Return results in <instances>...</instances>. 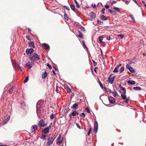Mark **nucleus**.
<instances>
[{
  "label": "nucleus",
  "mask_w": 146,
  "mask_h": 146,
  "mask_svg": "<svg viewBox=\"0 0 146 146\" xmlns=\"http://www.w3.org/2000/svg\"><path fill=\"white\" fill-rule=\"evenodd\" d=\"M36 111L37 114L38 115V113H41L43 112V108L41 106V101H38L36 105Z\"/></svg>",
  "instance_id": "nucleus-2"
},
{
  "label": "nucleus",
  "mask_w": 146,
  "mask_h": 146,
  "mask_svg": "<svg viewBox=\"0 0 146 146\" xmlns=\"http://www.w3.org/2000/svg\"><path fill=\"white\" fill-rule=\"evenodd\" d=\"M13 87H12L8 90V92L10 94L12 93L13 90Z\"/></svg>",
  "instance_id": "nucleus-38"
},
{
  "label": "nucleus",
  "mask_w": 146,
  "mask_h": 146,
  "mask_svg": "<svg viewBox=\"0 0 146 146\" xmlns=\"http://www.w3.org/2000/svg\"><path fill=\"white\" fill-rule=\"evenodd\" d=\"M34 64L33 62H28L26 63V66L28 68H31L33 66Z\"/></svg>",
  "instance_id": "nucleus-10"
},
{
  "label": "nucleus",
  "mask_w": 146,
  "mask_h": 146,
  "mask_svg": "<svg viewBox=\"0 0 146 146\" xmlns=\"http://www.w3.org/2000/svg\"><path fill=\"white\" fill-rule=\"evenodd\" d=\"M102 37H103L102 36H100L99 37V41H100V43H102L103 44L105 43V42H104L102 41V40L101 39V38Z\"/></svg>",
  "instance_id": "nucleus-35"
},
{
  "label": "nucleus",
  "mask_w": 146,
  "mask_h": 146,
  "mask_svg": "<svg viewBox=\"0 0 146 146\" xmlns=\"http://www.w3.org/2000/svg\"><path fill=\"white\" fill-rule=\"evenodd\" d=\"M67 92L68 93H70L71 92V90L70 89V88L67 87Z\"/></svg>",
  "instance_id": "nucleus-56"
},
{
  "label": "nucleus",
  "mask_w": 146,
  "mask_h": 146,
  "mask_svg": "<svg viewBox=\"0 0 146 146\" xmlns=\"http://www.w3.org/2000/svg\"><path fill=\"white\" fill-rule=\"evenodd\" d=\"M63 7L64 8H65L67 10H68L69 11L70 10V9L68 7L64 5L63 6Z\"/></svg>",
  "instance_id": "nucleus-48"
},
{
  "label": "nucleus",
  "mask_w": 146,
  "mask_h": 146,
  "mask_svg": "<svg viewBox=\"0 0 146 146\" xmlns=\"http://www.w3.org/2000/svg\"><path fill=\"white\" fill-rule=\"evenodd\" d=\"M105 8H103L102 10L101 11V12L103 14H105Z\"/></svg>",
  "instance_id": "nucleus-51"
},
{
  "label": "nucleus",
  "mask_w": 146,
  "mask_h": 146,
  "mask_svg": "<svg viewBox=\"0 0 146 146\" xmlns=\"http://www.w3.org/2000/svg\"><path fill=\"white\" fill-rule=\"evenodd\" d=\"M37 129V127L36 125H33L31 127V129L30 130V132L32 133L35 131Z\"/></svg>",
  "instance_id": "nucleus-8"
},
{
  "label": "nucleus",
  "mask_w": 146,
  "mask_h": 146,
  "mask_svg": "<svg viewBox=\"0 0 146 146\" xmlns=\"http://www.w3.org/2000/svg\"><path fill=\"white\" fill-rule=\"evenodd\" d=\"M121 90L123 91V94H126V90L125 88L122 87L121 86Z\"/></svg>",
  "instance_id": "nucleus-25"
},
{
  "label": "nucleus",
  "mask_w": 146,
  "mask_h": 146,
  "mask_svg": "<svg viewBox=\"0 0 146 146\" xmlns=\"http://www.w3.org/2000/svg\"><path fill=\"white\" fill-rule=\"evenodd\" d=\"M133 1L135 2L136 4L139 6V5L138 4V3L137 2V1L136 0H133Z\"/></svg>",
  "instance_id": "nucleus-57"
},
{
  "label": "nucleus",
  "mask_w": 146,
  "mask_h": 146,
  "mask_svg": "<svg viewBox=\"0 0 146 146\" xmlns=\"http://www.w3.org/2000/svg\"><path fill=\"white\" fill-rule=\"evenodd\" d=\"M114 80L111 77H109L108 78V82L109 83H110L111 84H112L113 83V82Z\"/></svg>",
  "instance_id": "nucleus-21"
},
{
  "label": "nucleus",
  "mask_w": 146,
  "mask_h": 146,
  "mask_svg": "<svg viewBox=\"0 0 146 146\" xmlns=\"http://www.w3.org/2000/svg\"><path fill=\"white\" fill-rule=\"evenodd\" d=\"M38 125L40 127H45L46 126L47 124L44 123V121L42 119L40 120L38 123Z\"/></svg>",
  "instance_id": "nucleus-5"
},
{
  "label": "nucleus",
  "mask_w": 146,
  "mask_h": 146,
  "mask_svg": "<svg viewBox=\"0 0 146 146\" xmlns=\"http://www.w3.org/2000/svg\"><path fill=\"white\" fill-rule=\"evenodd\" d=\"M108 10L109 12L111 14L115 15H116V12L115 11H112L110 9H108Z\"/></svg>",
  "instance_id": "nucleus-22"
},
{
  "label": "nucleus",
  "mask_w": 146,
  "mask_h": 146,
  "mask_svg": "<svg viewBox=\"0 0 146 146\" xmlns=\"http://www.w3.org/2000/svg\"><path fill=\"white\" fill-rule=\"evenodd\" d=\"M129 3V1H128L127 0H126L125 1V4H127V5L128 4V3Z\"/></svg>",
  "instance_id": "nucleus-63"
},
{
  "label": "nucleus",
  "mask_w": 146,
  "mask_h": 146,
  "mask_svg": "<svg viewBox=\"0 0 146 146\" xmlns=\"http://www.w3.org/2000/svg\"><path fill=\"white\" fill-rule=\"evenodd\" d=\"M112 93L113 94V96H114V97L119 96V95L118 94L117 92L115 90H114V92H112Z\"/></svg>",
  "instance_id": "nucleus-26"
},
{
  "label": "nucleus",
  "mask_w": 146,
  "mask_h": 146,
  "mask_svg": "<svg viewBox=\"0 0 146 146\" xmlns=\"http://www.w3.org/2000/svg\"><path fill=\"white\" fill-rule=\"evenodd\" d=\"M133 89L135 90H140L141 89V88L140 87L137 86L133 87Z\"/></svg>",
  "instance_id": "nucleus-28"
},
{
  "label": "nucleus",
  "mask_w": 146,
  "mask_h": 146,
  "mask_svg": "<svg viewBox=\"0 0 146 146\" xmlns=\"http://www.w3.org/2000/svg\"><path fill=\"white\" fill-rule=\"evenodd\" d=\"M10 118V115H9L5 119V120L3 122V124H5L7 121L9 120V118Z\"/></svg>",
  "instance_id": "nucleus-17"
},
{
  "label": "nucleus",
  "mask_w": 146,
  "mask_h": 146,
  "mask_svg": "<svg viewBox=\"0 0 146 146\" xmlns=\"http://www.w3.org/2000/svg\"><path fill=\"white\" fill-rule=\"evenodd\" d=\"M82 43H83V44L84 46L85 47V48H86L87 49V50H88V48L87 47V46H86V44H85V42L84 41H82Z\"/></svg>",
  "instance_id": "nucleus-41"
},
{
  "label": "nucleus",
  "mask_w": 146,
  "mask_h": 146,
  "mask_svg": "<svg viewBox=\"0 0 146 146\" xmlns=\"http://www.w3.org/2000/svg\"><path fill=\"white\" fill-rule=\"evenodd\" d=\"M129 70L132 73H134L135 71V70L132 67H131Z\"/></svg>",
  "instance_id": "nucleus-33"
},
{
  "label": "nucleus",
  "mask_w": 146,
  "mask_h": 146,
  "mask_svg": "<svg viewBox=\"0 0 146 146\" xmlns=\"http://www.w3.org/2000/svg\"><path fill=\"white\" fill-rule=\"evenodd\" d=\"M113 8L114 9L117 11V12H120V11L118 7H114Z\"/></svg>",
  "instance_id": "nucleus-47"
},
{
  "label": "nucleus",
  "mask_w": 146,
  "mask_h": 146,
  "mask_svg": "<svg viewBox=\"0 0 146 146\" xmlns=\"http://www.w3.org/2000/svg\"><path fill=\"white\" fill-rule=\"evenodd\" d=\"M105 7L106 8L108 9L110 7V6L108 5H105Z\"/></svg>",
  "instance_id": "nucleus-59"
},
{
  "label": "nucleus",
  "mask_w": 146,
  "mask_h": 146,
  "mask_svg": "<svg viewBox=\"0 0 146 146\" xmlns=\"http://www.w3.org/2000/svg\"><path fill=\"white\" fill-rule=\"evenodd\" d=\"M97 23L100 25H102L103 24V22L101 21H100L99 20H97Z\"/></svg>",
  "instance_id": "nucleus-37"
},
{
  "label": "nucleus",
  "mask_w": 146,
  "mask_h": 146,
  "mask_svg": "<svg viewBox=\"0 0 146 146\" xmlns=\"http://www.w3.org/2000/svg\"><path fill=\"white\" fill-rule=\"evenodd\" d=\"M91 128H90V129L89 130V131H88V135H89L90 134L91 132Z\"/></svg>",
  "instance_id": "nucleus-52"
},
{
  "label": "nucleus",
  "mask_w": 146,
  "mask_h": 146,
  "mask_svg": "<svg viewBox=\"0 0 146 146\" xmlns=\"http://www.w3.org/2000/svg\"><path fill=\"white\" fill-rule=\"evenodd\" d=\"M98 129V124L97 121L95 122L93 131L94 133H97Z\"/></svg>",
  "instance_id": "nucleus-7"
},
{
  "label": "nucleus",
  "mask_w": 146,
  "mask_h": 146,
  "mask_svg": "<svg viewBox=\"0 0 146 146\" xmlns=\"http://www.w3.org/2000/svg\"><path fill=\"white\" fill-rule=\"evenodd\" d=\"M76 125L77 126V127L80 129H81V127L77 123H76Z\"/></svg>",
  "instance_id": "nucleus-58"
},
{
  "label": "nucleus",
  "mask_w": 146,
  "mask_h": 146,
  "mask_svg": "<svg viewBox=\"0 0 146 146\" xmlns=\"http://www.w3.org/2000/svg\"><path fill=\"white\" fill-rule=\"evenodd\" d=\"M131 66L129 64H127L126 65V68L129 69L131 67Z\"/></svg>",
  "instance_id": "nucleus-42"
},
{
  "label": "nucleus",
  "mask_w": 146,
  "mask_h": 146,
  "mask_svg": "<svg viewBox=\"0 0 146 146\" xmlns=\"http://www.w3.org/2000/svg\"><path fill=\"white\" fill-rule=\"evenodd\" d=\"M46 136L45 135H44L43 133H42L41 136L40 137V138L41 139H43L44 140H45L46 139Z\"/></svg>",
  "instance_id": "nucleus-27"
},
{
  "label": "nucleus",
  "mask_w": 146,
  "mask_h": 146,
  "mask_svg": "<svg viewBox=\"0 0 146 146\" xmlns=\"http://www.w3.org/2000/svg\"><path fill=\"white\" fill-rule=\"evenodd\" d=\"M121 96L122 99L125 101L126 103H128L129 100V97L127 98L126 94H123V93H122V94H121Z\"/></svg>",
  "instance_id": "nucleus-4"
},
{
  "label": "nucleus",
  "mask_w": 146,
  "mask_h": 146,
  "mask_svg": "<svg viewBox=\"0 0 146 146\" xmlns=\"http://www.w3.org/2000/svg\"><path fill=\"white\" fill-rule=\"evenodd\" d=\"M74 2L76 5V7L78 8H80V6L76 0H74Z\"/></svg>",
  "instance_id": "nucleus-36"
},
{
  "label": "nucleus",
  "mask_w": 146,
  "mask_h": 146,
  "mask_svg": "<svg viewBox=\"0 0 146 146\" xmlns=\"http://www.w3.org/2000/svg\"><path fill=\"white\" fill-rule=\"evenodd\" d=\"M70 7L71 9L74 11L75 13H76V11H75V7L74 5L73 4H71L70 5Z\"/></svg>",
  "instance_id": "nucleus-24"
},
{
  "label": "nucleus",
  "mask_w": 146,
  "mask_h": 146,
  "mask_svg": "<svg viewBox=\"0 0 146 146\" xmlns=\"http://www.w3.org/2000/svg\"><path fill=\"white\" fill-rule=\"evenodd\" d=\"M90 17L92 19H94L96 17L95 14L92 11L90 13Z\"/></svg>",
  "instance_id": "nucleus-12"
},
{
  "label": "nucleus",
  "mask_w": 146,
  "mask_h": 146,
  "mask_svg": "<svg viewBox=\"0 0 146 146\" xmlns=\"http://www.w3.org/2000/svg\"><path fill=\"white\" fill-rule=\"evenodd\" d=\"M127 83L130 85H133L135 84V82L133 80H129L127 81Z\"/></svg>",
  "instance_id": "nucleus-18"
},
{
  "label": "nucleus",
  "mask_w": 146,
  "mask_h": 146,
  "mask_svg": "<svg viewBox=\"0 0 146 146\" xmlns=\"http://www.w3.org/2000/svg\"><path fill=\"white\" fill-rule=\"evenodd\" d=\"M79 34L78 35V36L80 38L83 39L84 38V36L82 34V33L81 32L79 31H78Z\"/></svg>",
  "instance_id": "nucleus-30"
},
{
  "label": "nucleus",
  "mask_w": 146,
  "mask_h": 146,
  "mask_svg": "<svg viewBox=\"0 0 146 146\" xmlns=\"http://www.w3.org/2000/svg\"><path fill=\"white\" fill-rule=\"evenodd\" d=\"M64 19L67 20H68L69 19V18L68 17L67 15L66 14V13H64Z\"/></svg>",
  "instance_id": "nucleus-31"
},
{
  "label": "nucleus",
  "mask_w": 146,
  "mask_h": 146,
  "mask_svg": "<svg viewBox=\"0 0 146 146\" xmlns=\"http://www.w3.org/2000/svg\"><path fill=\"white\" fill-rule=\"evenodd\" d=\"M78 104L77 103H75L72 105V107H71V108L75 110H77L78 109Z\"/></svg>",
  "instance_id": "nucleus-15"
},
{
  "label": "nucleus",
  "mask_w": 146,
  "mask_h": 146,
  "mask_svg": "<svg viewBox=\"0 0 146 146\" xmlns=\"http://www.w3.org/2000/svg\"><path fill=\"white\" fill-rule=\"evenodd\" d=\"M117 2L116 1H111L110 2V3L111 5H113V3H115Z\"/></svg>",
  "instance_id": "nucleus-54"
},
{
  "label": "nucleus",
  "mask_w": 146,
  "mask_h": 146,
  "mask_svg": "<svg viewBox=\"0 0 146 146\" xmlns=\"http://www.w3.org/2000/svg\"><path fill=\"white\" fill-rule=\"evenodd\" d=\"M28 44L30 47H33V48L35 47V44L34 42H33L31 41L29 42Z\"/></svg>",
  "instance_id": "nucleus-19"
},
{
  "label": "nucleus",
  "mask_w": 146,
  "mask_h": 146,
  "mask_svg": "<svg viewBox=\"0 0 146 146\" xmlns=\"http://www.w3.org/2000/svg\"><path fill=\"white\" fill-rule=\"evenodd\" d=\"M86 110L88 113H89L90 112V110L89 109L88 107H86Z\"/></svg>",
  "instance_id": "nucleus-50"
},
{
  "label": "nucleus",
  "mask_w": 146,
  "mask_h": 146,
  "mask_svg": "<svg viewBox=\"0 0 146 146\" xmlns=\"http://www.w3.org/2000/svg\"><path fill=\"white\" fill-rule=\"evenodd\" d=\"M121 64H119L117 65L116 66L114 70H113V72L115 73H117L119 72V70L117 69V68L119 66H121Z\"/></svg>",
  "instance_id": "nucleus-13"
},
{
  "label": "nucleus",
  "mask_w": 146,
  "mask_h": 146,
  "mask_svg": "<svg viewBox=\"0 0 146 146\" xmlns=\"http://www.w3.org/2000/svg\"><path fill=\"white\" fill-rule=\"evenodd\" d=\"M117 36L118 37H120L121 38H123L124 37V35H122V34H119L117 35Z\"/></svg>",
  "instance_id": "nucleus-55"
},
{
  "label": "nucleus",
  "mask_w": 146,
  "mask_h": 146,
  "mask_svg": "<svg viewBox=\"0 0 146 146\" xmlns=\"http://www.w3.org/2000/svg\"><path fill=\"white\" fill-rule=\"evenodd\" d=\"M30 60L33 61H38L40 60V58L39 56L36 53H34L33 55H30L29 56Z\"/></svg>",
  "instance_id": "nucleus-1"
},
{
  "label": "nucleus",
  "mask_w": 146,
  "mask_h": 146,
  "mask_svg": "<svg viewBox=\"0 0 146 146\" xmlns=\"http://www.w3.org/2000/svg\"><path fill=\"white\" fill-rule=\"evenodd\" d=\"M80 29H81V31H85L84 27L83 26H81L80 27Z\"/></svg>",
  "instance_id": "nucleus-43"
},
{
  "label": "nucleus",
  "mask_w": 146,
  "mask_h": 146,
  "mask_svg": "<svg viewBox=\"0 0 146 146\" xmlns=\"http://www.w3.org/2000/svg\"><path fill=\"white\" fill-rule=\"evenodd\" d=\"M98 82L100 87L102 89H103L104 88V87H103L101 82H100L99 80H98Z\"/></svg>",
  "instance_id": "nucleus-40"
},
{
  "label": "nucleus",
  "mask_w": 146,
  "mask_h": 146,
  "mask_svg": "<svg viewBox=\"0 0 146 146\" xmlns=\"http://www.w3.org/2000/svg\"><path fill=\"white\" fill-rule=\"evenodd\" d=\"M92 61L93 63L94 66H96L97 64V63L94 60H92Z\"/></svg>",
  "instance_id": "nucleus-53"
},
{
  "label": "nucleus",
  "mask_w": 146,
  "mask_h": 146,
  "mask_svg": "<svg viewBox=\"0 0 146 146\" xmlns=\"http://www.w3.org/2000/svg\"><path fill=\"white\" fill-rule=\"evenodd\" d=\"M47 66L48 67L50 70H51L52 69V67L50 64L48 63L47 64Z\"/></svg>",
  "instance_id": "nucleus-44"
},
{
  "label": "nucleus",
  "mask_w": 146,
  "mask_h": 146,
  "mask_svg": "<svg viewBox=\"0 0 146 146\" xmlns=\"http://www.w3.org/2000/svg\"><path fill=\"white\" fill-rule=\"evenodd\" d=\"M50 118L51 119H53L54 118V114L53 113H52L51 114Z\"/></svg>",
  "instance_id": "nucleus-45"
},
{
  "label": "nucleus",
  "mask_w": 146,
  "mask_h": 146,
  "mask_svg": "<svg viewBox=\"0 0 146 146\" xmlns=\"http://www.w3.org/2000/svg\"><path fill=\"white\" fill-rule=\"evenodd\" d=\"M77 112L75 110H74L71 113V114L69 115V117L70 118H71V116H75L77 114Z\"/></svg>",
  "instance_id": "nucleus-14"
},
{
  "label": "nucleus",
  "mask_w": 146,
  "mask_h": 146,
  "mask_svg": "<svg viewBox=\"0 0 146 146\" xmlns=\"http://www.w3.org/2000/svg\"><path fill=\"white\" fill-rule=\"evenodd\" d=\"M34 51V50L32 48L27 49L26 50V52L27 54L28 55L29 54H31Z\"/></svg>",
  "instance_id": "nucleus-11"
},
{
  "label": "nucleus",
  "mask_w": 146,
  "mask_h": 146,
  "mask_svg": "<svg viewBox=\"0 0 146 146\" xmlns=\"http://www.w3.org/2000/svg\"><path fill=\"white\" fill-rule=\"evenodd\" d=\"M110 36H109V37H108L106 38V39L108 40H110Z\"/></svg>",
  "instance_id": "nucleus-64"
},
{
  "label": "nucleus",
  "mask_w": 146,
  "mask_h": 146,
  "mask_svg": "<svg viewBox=\"0 0 146 146\" xmlns=\"http://www.w3.org/2000/svg\"><path fill=\"white\" fill-rule=\"evenodd\" d=\"M108 99L110 103L111 104H114L115 101L114 99L112 96H110L108 98Z\"/></svg>",
  "instance_id": "nucleus-9"
},
{
  "label": "nucleus",
  "mask_w": 146,
  "mask_h": 146,
  "mask_svg": "<svg viewBox=\"0 0 146 146\" xmlns=\"http://www.w3.org/2000/svg\"><path fill=\"white\" fill-rule=\"evenodd\" d=\"M26 38L28 40L30 41L31 40L30 36H26Z\"/></svg>",
  "instance_id": "nucleus-49"
},
{
  "label": "nucleus",
  "mask_w": 146,
  "mask_h": 146,
  "mask_svg": "<svg viewBox=\"0 0 146 146\" xmlns=\"http://www.w3.org/2000/svg\"><path fill=\"white\" fill-rule=\"evenodd\" d=\"M124 69V66H122L119 70V72L120 73H122Z\"/></svg>",
  "instance_id": "nucleus-34"
},
{
  "label": "nucleus",
  "mask_w": 146,
  "mask_h": 146,
  "mask_svg": "<svg viewBox=\"0 0 146 146\" xmlns=\"http://www.w3.org/2000/svg\"><path fill=\"white\" fill-rule=\"evenodd\" d=\"M28 79H29V77L28 76H27L25 78V80H24V83H25L27 82L28 81Z\"/></svg>",
  "instance_id": "nucleus-46"
},
{
  "label": "nucleus",
  "mask_w": 146,
  "mask_h": 146,
  "mask_svg": "<svg viewBox=\"0 0 146 146\" xmlns=\"http://www.w3.org/2000/svg\"><path fill=\"white\" fill-rule=\"evenodd\" d=\"M47 75V73L46 72H44L42 74V78L43 79L45 78L46 77Z\"/></svg>",
  "instance_id": "nucleus-29"
},
{
  "label": "nucleus",
  "mask_w": 146,
  "mask_h": 146,
  "mask_svg": "<svg viewBox=\"0 0 146 146\" xmlns=\"http://www.w3.org/2000/svg\"><path fill=\"white\" fill-rule=\"evenodd\" d=\"M56 138L55 135H53L49 137L46 143V146H50L52 145Z\"/></svg>",
  "instance_id": "nucleus-3"
},
{
  "label": "nucleus",
  "mask_w": 146,
  "mask_h": 146,
  "mask_svg": "<svg viewBox=\"0 0 146 146\" xmlns=\"http://www.w3.org/2000/svg\"><path fill=\"white\" fill-rule=\"evenodd\" d=\"M98 67H95L94 69V71L95 72V73H97V70H96V69H98Z\"/></svg>",
  "instance_id": "nucleus-60"
},
{
  "label": "nucleus",
  "mask_w": 146,
  "mask_h": 146,
  "mask_svg": "<svg viewBox=\"0 0 146 146\" xmlns=\"http://www.w3.org/2000/svg\"><path fill=\"white\" fill-rule=\"evenodd\" d=\"M42 45L46 49H48L50 48V46L49 45L46 43H43Z\"/></svg>",
  "instance_id": "nucleus-20"
},
{
  "label": "nucleus",
  "mask_w": 146,
  "mask_h": 146,
  "mask_svg": "<svg viewBox=\"0 0 146 146\" xmlns=\"http://www.w3.org/2000/svg\"><path fill=\"white\" fill-rule=\"evenodd\" d=\"M21 108L22 109H24L25 106V104L24 102H22L21 104Z\"/></svg>",
  "instance_id": "nucleus-32"
},
{
  "label": "nucleus",
  "mask_w": 146,
  "mask_h": 146,
  "mask_svg": "<svg viewBox=\"0 0 146 146\" xmlns=\"http://www.w3.org/2000/svg\"><path fill=\"white\" fill-rule=\"evenodd\" d=\"M61 137V134H60L58 136V137L57 138V141L58 140H60V141H57L56 143L58 145H60L62 142V141L63 140V137Z\"/></svg>",
  "instance_id": "nucleus-6"
},
{
  "label": "nucleus",
  "mask_w": 146,
  "mask_h": 146,
  "mask_svg": "<svg viewBox=\"0 0 146 146\" xmlns=\"http://www.w3.org/2000/svg\"><path fill=\"white\" fill-rule=\"evenodd\" d=\"M101 19L102 20L104 21L107 20L108 19L107 17L103 15L101 16Z\"/></svg>",
  "instance_id": "nucleus-23"
},
{
  "label": "nucleus",
  "mask_w": 146,
  "mask_h": 146,
  "mask_svg": "<svg viewBox=\"0 0 146 146\" xmlns=\"http://www.w3.org/2000/svg\"><path fill=\"white\" fill-rule=\"evenodd\" d=\"M81 115L83 116L84 117H85V113H81V115Z\"/></svg>",
  "instance_id": "nucleus-61"
},
{
  "label": "nucleus",
  "mask_w": 146,
  "mask_h": 146,
  "mask_svg": "<svg viewBox=\"0 0 146 146\" xmlns=\"http://www.w3.org/2000/svg\"><path fill=\"white\" fill-rule=\"evenodd\" d=\"M52 123H51L50 124V125L48 127H48V128L49 129V128L52 126Z\"/></svg>",
  "instance_id": "nucleus-62"
},
{
  "label": "nucleus",
  "mask_w": 146,
  "mask_h": 146,
  "mask_svg": "<svg viewBox=\"0 0 146 146\" xmlns=\"http://www.w3.org/2000/svg\"><path fill=\"white\" fill-rule=\"evenodd\" d=\"M42 132L44 134H46L49 132L48 127H45L42 131Z\"/></svg>",
  "instance_id": "nucleus-16"
},
{
  "label": "nucleus",
  "mask_w": 146,
  "mask_h": 146,
  "mask_svg": "<svg viewBox=\"0 0 146 146\" xmlns=\"http://www.w3.org/2000/svg\"><path fill=\"white\" fill-rule=\"evenodd\" d=\"M136 59V58L135 57H133V59L131 60V62L133 64L135 63L136 62V60H135Z\"/></svg>",
  "instance_id": "nucleus-39"
}]
</instances>
